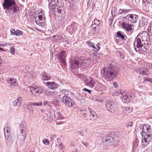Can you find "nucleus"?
<instances>
[{"label":"nucleus","instance_id":"nucleus-1","mask_svg":"<svg viewBox=\"0 0 152 152\" xmlns=\"http://www.w3.org/2000/svg\"><path fill=\"white\" fill-rule=\"evenodd\" d=\"M118 69L113 64H110L107 67L103 68L102 70V74L107 80L111 81L116 77L118 74Z\"/></svg>","mask_w":152,"mask_h":152},{"label":"nucleus","instance_id":"nucleus-2","mask_svg":"<svg viewBox=\"0 0 152 152\" xmlns=\"http://www.w3.org/2000/svg\"><path fill=\"white\" fill-rule=\"evenodd\" d=\"M15 0H4L3 3L4 9L11 13L18 12L21 10V8L15 5Z\"/></svg>","mask_w":152,"mask_h":152},{"label":"nucleus","instance_id":"nucleus-3","mask_svg":"<svg viewBox=\"0 0 152 152\" xmlns=\"http://www.w3.org/2000/svg\"><path fill=\"white\" fill-rule=\"evenodd\" d=\"M60 1V0H51L50 2L49 3V8L54 14L58 13L59 16L64 15L63 13L61 14L63 4Z\"/></svg>","mask_w":152,"mask_h":152},{"label":"nucleus","instance_id":"nucleus-4","mask_svg":"<svg viewBox=\"0 0 152 152\" xmlns=\"http://www.w3.org/2000/svg\"><path fill=\"white\" fill-rule=\"evenodd\" d=\"M141 38L137 37L134 42V49L136 51L143 53L146 51L147 49L143 45L144 43Z\"/></svg>","mask_w":152,"mask_h":152},{"label":"nucleus","instance_id":"nucleus-5","mask_svg":"<svg viewBox=\"0 0 152 152\" xmlns=\"http://www.w3.org/2000/svg\"><path fill=\"white\" fill-rule=\"evenodd\" d=\"M86 111V110H81L82 113L83 115L85 118L88 120H96L97 118V115L95 112L90 109L89 108Z\"/></svg>","mask_w":152,"mask_h":152},{"label":"nucleus","instance_id":"nucleus-6","mask_svg":"<svg viewBox=\"0 0 152 152\" xmlns=\"http://www.w3.org/2000/svg\"><path fill=\"white\" fill-rule=\"evenodd\" d=\"M139 131L142 137L147 136L148 137L151 138L152 136L151 129L149 125H143L140 129Z\"/></svg>","mask_w":152,"mask_h":152},{"label":"nucleus","instance_id":"nucleus-7","mask_svg":"<svg viewBox=\"0 0 152 152\" xmlns=\"http://www.w3.org/2000/svg\"><path fill=\"white\" fill-rule=\"evenodd\" d=\"M27 90H29V92L30 91L33 96H37L43 92L44 89L41 87L37 88L31 86L30 88H28Z\"/></svg>","mask_w":152,"mask_h":152},{"label":"nucleus","instance_id":"nucleus-8","mask_svg":"<svg viewBox=\"0 0 152 152\" xmlns=\"http://www.w3.org/2000/svg\"><path fill=\"white\" fill-rule=\"evenodd\" d=\"M105 105L107 110L110 112L113 113L118 110L117 107L111 100L107 101Z\"/></svg>","mask_w":152,"mask_h":152},{"label":"nucleus","instance_id":"nucleus-9","mask_svg":"<svg viewBox=\"0 0 152 152\" xmlns=\"http://www.w3.org/2000/svg\"><path fill=\"white\" fill-rule=\"evenodd\" d=\"M138 18V16L137 15L134 14H128L125 16L123 17L122 20H126L133 23H135L137 22Z\"/></svg>","mask_w":152,"mask_h":152},{"label":"nucleus","instance_id":"nucleus-10","mask_svg":"<svg viewBox=\"0 0 152 152\" xmlns=\"http://www.w3.org/2000/svg\"><path fill=\"white\" fill-rule=\"evenodd\" d=\"M62 101L68 107H72L74 104L73 101L67 96H64L62 98Z\"/></svg>","mask_w":152,"mask_h":152},{"label":"nucleus","instance_id":"nucleus-11","mask_svg":"<svg viewBox=\"0 0 152 152\" xmlns=\"http://www.w3.org/2000/svg\"><path fill=\"white\" fill-rule=\"evenodd\" d=\"M42 115L47 118L49 121L51 120L52 111L50 109H43L41 110Z\"/></svg>","mask_w":152,"mask_h":152},{"label":"nucleus","instance_id":"nucleus-12","mask_svg":"<svg viewBox=\"0 0 152 152\" xmlns=\"http://www.w3.org/2000/svg\"><path fill=\"white\" fill-rule=\"evenodd\" d=\"M20 132L18 133L17 138L20 140H23L25 139L26 136L27 132L26 129H23L20 130Z\"/></svg>","mask_w":152,"mask_h":152},{"label":"nucleus","instance_id":"nucleus-13","mask_svg":"<svg viewBox=\"0 0 152 152\" xmlns=\"http://www.w3.org/2000/svg\"><path fill=\"white\" fill-rule=\"evenodd\" d=\"M81 60H79L78 61L75 59L72 60L71 59L70 66L72 69H74L78 68V67L81 66V64L80 63Z\"/></svg>","mask_w":152,"mask_h":152},{"label":"nucleus","instance_id":"nucleus-14","mask_svg":"<svg viewBox=\"0 0 152 152\" xmlns=\"http://www.w3.org/2000/svg\"><path fill=\"white\" fill-rule=\"evenodd\" d=\"M85 82L86 85L92 88L94 87L96 84L94 80L92 78L89 77L85 79Z\"/></svg>","mask_w":152,"mask_h":152},{"label":"nucleus","instance_id":"nucleus-15","mask_svg":"<svg viewBox=\"0 0 152 152\" xmlns=\"http://www.w3.org/2000/svg\"><path fill=\"white\" fill-rule=\"evenodd\" d=\"M4 130L5 138L7 140L10 135L11 128L10 125L8 124L5 125Z\"/></svg>","mask_w":152,"mask_h":152},{"label":"nucleus","instance_id":"nucleus-16","mask_svg":"<svg viewBox=\"0 0 152 152\" xmlns=\"http://www.w3.org/2000/svg\"><path fill=\"white\" fill-rule=\"evenodd\" d=\"M38 19L36 21V24L40 26H42L45 21V15H38Z\"/></svg>","mask_w":152,"mask_h":152},{"label":"nucleus","instance_id":"nucleus-17","mask_svg":"<svg viewBox=\"0 0 152 152\" xmlns=\"http://www.w3.org/2000/svg\"><path fill=\"white\" fill-rule=\"evenodd\" d=\"M7 81L11 86H16L18 85L17 80L14 78H9L7 79Z\"/></svg>","mask_w":152,"mask_h":152},{"label":"nucleus","instance_id":"nucleus-18","mask_svg":"<svg viewBox=\"0 0 152 152\" xmlns=\"http://www.w3.org/2000/svg\"><path fill=\"white\" fill-rule=\"evenodd\" d=\"M148 37V33L145 31H143L142 33H140L137 37L139 38H141L142 41H147Z\"/></svg>","mask_w":152,"mask_h":152},{"label":"nucleus","instance_id":"nucleus-19","mask_svg":"<svg viewBox=\"0 0 152 152\" xmlns=\"http://www.w3.org/2000/svg\"><path fill=\"white\" fill-rule=\"evenodd\" d=\"M121 25L123 28L126 30L127 31H132V25L127 23L125 22H123L121 23Z\"/></svg>","mask_w":152,"mask_h":152},{"label":"nucleus","instance_id":"nucleus-20","mask_svg":"<svg viewBox=\"0 0 152 152\" xmlns=\"http://www.w3.org/2000/svg\"><path fill=\"white\" fill-rule=\"evenodd\" d=\"M10 31L11 34V35H15L16 36H20L22 35L23 34V32L22 31L18 30H17L16 31H15L14 29L11 28Z\"/></svg>","mask_w":152,"mask_h":152},{"label":"nucleus","instance_id":"nucleus-21","mask_svg":"<svg viewBox=\"0 0 152 152\" xmlns=\"http://www.w3.org/2000/svg\"><path fill=\"white\" fill-rule=\"evenodd\" d=\"M151 138L147 136L142 137V145L144 146H147L148 145L149 142L150 141Z\"/></svg>","mask_w":152,"mask_h":152},{"label":"nucleus","instance_id":"nucleus-22","mask_svg":"<svg viewBox=\"0 0 152 152\" xmlns=\"http://www.w3.org/2000/svg\"><path fill=\"white\" fill-rule=\"evenodd\" d=\"M46 85L50 89H54L57 87V84L53 82H47Z\"/></svg>","mask_w":152,"mask_h":152},{"label":"nucleus","instance_id":"nucleus-23","mask_svg":"<svg viewBox=\"0 0 152 152\" xmlns=\"http://www.w3.org/2000/svg\"><path fill=\"white\" fill-rule=\"evenodd\" d=\"M65 52L64 51H62L60 52L59 55V58L61 60V62L64 64H66L65 61L64 59L65 58Z\"/></svg>","mask_w":152,"mask_h":152},{"label":"nucleus","instance_id":"nucleus-24","mask_svg":"<svg viewBox=\"0 0 152 152\" xmlns=\"http://www.w3.org/2000/svg\"><path fill=\"white\" fill-rule=\"evenodd\" d=\"M79 60H81L80 63L81 64V66H82L83 65H85L86 64H89L91 62V59L90 58L85 59L84 58H83Z\"/></svg>","mask_w":152,"mask_h":152},{"label":"nucleus","instance_id":"nucleus-25","mask_svg":"<svg viewBox=\"0 0 152 152\" xmlns=\"http://www.w3.org/2000/svg\"><path fill=\"white\" fill-rule=\"evenodd\" d=\"M22 100V98L21 97L18 98L13 102V105L20 107L21 105V102Z\"/></svg>","mask_w":152,"mask_h":152},{"label":"nucleus","instance_id":"nucleus-26","mask_svg":"<svg viewBox=\"0 0 152 152\" xmlns=\"http://www.w3.org/2000/svg\"><path fill=\"white\" fill-rule=\"evenodd\" d=\"M103 86L102 85L98 82H96L94 87V88L96 90L101 91L103 88Z\"/></svg>","mask_w":152,"mask_h":152},{"label":"nucleus","instance_id":"nucleus-27","mask_svg":"<svg viewBox=\"0 0 152 152\" xmlns=\"http://www.w3.org/2000/svg\"><path fill=\"white\" fill-rule=\"evenodd\" d=\"M131 11V9H120L118 11L119 14L124 15L125 14H127Z\"/></svg>","mask_w":152,"mask_h":152},{"label":"nucleus","instance_id":"nucleus-28","mask_svg":"<svg viewBox=\"0 0 152 152\" xmlns=\"http://www.w3.org/2000/svg\"><path fill=\"white\" fill-rule=\"evenodd\" d=\"M122 112L124 113H129L132 111V108L130 107H122Z\"/></svg>","mask_w":152,"mask_h":152},{"label":"nucleus","instance_id":"nucleus-29","mask_svg":"<svg viewBox=\"0 0 152 152\" xmlns=\"http://www.w3.org/2000/svg\"><path fill=\"white\" fill-rule=\"evenodd\" d=\"M138 142H139L137 140H135L134 142L133 150L134 151H136L138 150Z\"/></svg>","mask_w":152,"mask_h":152},{"label":"nucleus","instance_id":"nucleus-30","mask_svg":"<svg viewBox=\"0 0 152 152\" xmlns=\"http://www.w3.org/2000/svg\"><path fill=\"white\" fill-rule=\"evenodd\" d=\"M131 98V96H129L127 95H124L122 98V101L124 103L128 102L129 101Z\"/></svg>","mask_w":152,"mask_h":152},{"label":"nucleus","instance_id":"nucleus-31","mask_svg":"<svg viewBox=\"0 0 152 152\" xmlns=\"http://www.w3.org/2000/svg\"><path fill=\"white\" fill-rule=\"evenodd\" d=\"M62 38V36L60 35H56L53 36L52 39L55 42H57L61 40Z\"/></svg>","mask_w":152,"mask_h":152},{"label":"nucleus","instance_id":"nucleus-32","mask_svg":"<svg viewBox=\"0 0 152 152\" xmlns=\"http://www.w3.org/2000/svg\"><path fill=\"white\" fill-rule=\"evenodd\" d=\"M99 26H98L92 25V32L94 34H97L99 32Z\"/></svg>","mask_w":152,"mask_h":152},{"label":"nucleus","instance_id":"nucleus-33","mask_svg":"<svg viewBox=\"0 0 152 152\" xmlns=\"http://www.w3.org/2000/svg\"><path fill=\"white\" fill-rule=\"evenodd\" d=\"M41 76L42 79L45 80H48L50 78V76L47 75L45 73H42L41 74Z\"/></svg>","mask_w":152,"mask_h":152},{"label":"nucleus","instance_id":"nucleus-34","mask_svg":"<svg viewBox=\"0 0 152 152\" xmlns=\"http://www.w3.org/2000/svg\"><path fill=\"white\" fill-rule=\"evenodd\" d=\"M54 115L55 118L58 120L62 119L63 118V116L59 112H56L54 114Z\"/></svg>","mask_w":152,"mask_h":152},{"label":"nucleus","instance_id":"nucleus-35","mask_svg":"<svg viewBox=\"0 0 152 152\" xmlns=\"http://www.w3.org/2000/svg\"><path fill=\"white\" fill-rule=\"evenodd\" d=\"M90 0H86L87 1H88L87 5L89 6H91L93 8L95 5L94 0H91V2H90Z\"/></svg>","mask_w":152,"mask_h":152},{"label":"nucleus","instance_id":"nucleus-36","mask_svg":"<svg viewBox=\"0 0 152 152\" xmlns=\"http://www.w3.org/2000/svg\"><path fill=\"white\" fill-rule=\"evenodd\" d=\"M26 124L25 121H23L21 122L19 125V127L20 128V130L21 129H26Z\"/></svg>","mask_w":152,"mask_h":152},{"label":"nucleus","instance_id":"nucleus-37","mask_svg":"<svg viewBox=\"0 0 152 152\" xmlns=\"http://www.w3.org/2000/svg\"><path fill=\"white\" fill-rule=\"evenodd\" d=\"M111 15L113 17H115L117 15V9L115 7H113L112 8Z\"/></svg>","mask_w":152,"mask_h":152},{"label":"nucleus","instance_id":"nucleus-38","mask_svg":"<svg viewBox=\"0 0 152 152\" xmlns=\"http://www.w3.org/2000/svg\"><path fill=\"white\" fill-rule=\"evenodd\" d=\"M110 137L107 136L105 138H104L103 140V142L104 145H108V140H110Z\"/></svg>","mask_w":152,"mask_h":152},{"label":"nucleus","instance_id":"nucleus-39","mask_svg":"<svg viewBox=\"0 0 152 152\" xmlns=\"http://www.w3.org/2000/svg\"><path fill=\"white\" fill-rule=\"evenodd\" d=\"M69 93V91L68 90L64 89L62 90L61 94L66 96L67 95H68Z\"/></svg>","mask_w":152,"mask_h":152},{"label":"nucleus","instance_id":"nucleus-40","mask_svg":"<svg viewBox=\"0 0 152 152\" xmlns=\"http://www.w3.org/2000/svg\"><path fill=\"white\" fill-rule=\"evenodd\" d=\"M31 104L37 106H42V102L41 101L38 102H34L32 104L30 103L29 105Z\"/></svg>","mask_w":152,"mask_h":152},{"label":"nucleus","instance_id":"nucleus-41","mask_svg":"<svg viewBox=\"0 0 152 152\" xmlns=\"http://www.w3.org/2000/svg\"><path fill=\"white\" fill-rule=\"evenodd\" d=\"M86 130H83L81 131H78V133L82 136H85L86 135Z\"/></svg>","mask_w":152,"mask_h":152},{"label":"nucleus","instance_id":"nucleus-42","mask_svg":"<svg viewBox=\"0 0 152 152\" xmlns=\"http://www.w3.org/2000/svg\"><path fill=\"white\" fill-rule=\"evenodd\" d=\"M58 147L60 148L61 150L63 151L64 152L65 150V146L62 144V143H60L57 145Z\"/></svg>","mask_w":152,"mask_h":152},{"label":"nucleus","instance_id":"nucleus-43","mask_svg":"<svg viewBox=\"0 0 152 152\" xmlns=\"http://www.w3.org/2000/svg\"><path fill=\"white\" fill-rule=\"evenodd\" d=\"M100 23V21L99 20L96 19L94 20L92 23L93 25H95V26H99Z\"/></svg>","mask_w":152,"mask_h":152},{"label":"nucleus","instance_id":"nucleus-44","mask_svg":"<svg viewBox=\"0 0 152 152\" xmlns=\"http://www.w3.org/2000/svg\"><path fill=\"white\" fill-rule=\"evenodd\" d=\"M45 15L44 12L42 9H41L38 11V13L37 14L36 17H37V15Z\"/></svg>","mask_w":152,"mask_h":152},{"label":"nucleus","instance_id":"nucleus-45","mask_svg":"<svg viewBox=\"0 0 152 152\" xmlns=\"http://www.w3.org/2000/svg\"><path fill=\"white\" fill-rule=\"evenodd\" d=\"M15 49L14 46H12L10 48V52L12 55H13L15 53Z\"/></svg>","mask_w":152,"mask_h":152},{"label":"nucleus","instance_id":"nucleus-46","mask_svg":"<svg viewBox=\"0 0 152 152\" xmlns=\"http://www.w3.org/2000/svg\"><path fill=\"white\" fill-rule=\"evenodd\" d=\"M43 143L46 145H48L49 144V141L47 138L44 139L42 140Z\"/></svg>","mask_w":152,"mask_h":152},{"label":"nucleus","instance_id":"nucleus-47","mask_svg":"<svg viewBox=\"0 0 152 152\" xmlns=\"http://www.w3.org/2000/svg\"><path fill=\"white\" fill-rule=\"evenodd\" d=\"M117 35L119 37V38H121L122 40H124L125 39L124 36L122 33L119 32H118L117 33Z\"/></svg>","mask_w":152,"mask_h":152},{"label":"nucleus","instance_id":"nucleus-48","mask_svg":"<svg viewBox=\"0 0 152 152\" xmlns=\"http://www.w3.org/2000/svg\"><path fill=\"white\" fill-rule=\"evenodd\" d=\"M110 139V140H108V145H110L111 144H112L114 142V140L113 138L111 137H110V138H109Z\"/></svg>","mask_w":152,"mask_h":152},{"label":"nucleus","instance_id":"nucleus-49","mask_svg":"<svg viewBox=\"0 0 152 152\" xmlns=\"http://www.w3.org/2000/svg\"><path fill=\"white\" fill-rule=\"evenodd\" d=\"M134 70L137 73L140 74H141L142 71V69H141L136 68H135Z\"/></svg>","mask_w":152,"mask_h":152},{"label":"nucleus","instance_id":"nucleus-50","mask_svg":"<svg viewBox=\"0 0 152 152\" xmlns=\"http://www.w3.org/2000/svg\"><path fill=\"white\" fill-rule=\"evenodd\" d=\"M119 92H120V94H121L122 96L124 95H125L126 94V91L122 90H119Z\"/></svg>","mask_w":152,"mask_h":152},{"label":"nucleus","instance_id":"nucleus-51","mask_svg":"<svg viewBox=\"0 0 152 152\" xmlns=\"http://www.w3.org/2000/svg\"><path fill=\"white\" fill-rule=\"evenodd\" d=\"M45 94L48 96H49L51 94V93L50 92L49 90L48 89H46L45 90Z\"/></svg>","mask_w":152,"mask_h":152},{"label":"nucleus","instance_id":"nucleus-52","mask_svg":"<svg viewBox=\"0 0 152 152\" xmlns=\"http://www.w3.org/2000/svg\"><path fill=\"white\" fill-rule=\"evenodd\" d=\"M86 43L89 46L93 47L94 45V44L92 42H91L89 41H87L86 42Z\"/></svg>","mask_w":152,"mask_h":152},{"label":"nucleus","instance_id":"nucleus-53","mask_svg":"<svg viewBox=\"0 0 152 152\" xmlns=\"http://www.w3.org/2000/svg\"><path fill=\"white\" fill-rule=\"evenodd\" d=\"M67 29H69V31H72L73 29V27L72 26H69L67 27Z\"/></svg>","mask_w":152,"mask_h":152},{"label":"nucleus","instance_id":"nucleus-54","mask_svg":"<svg viewBox=\"0 0 152 152\" xmlns=\"http://www.w3.org/2000/svg\"><path fill=\"white\" fill-rule=\"evenodd\" d=\"M92 48L94 49V50L96 51H98L99 50V48L98 47H97L96 46L94 45Z\"/></svg>","mask_w":152,"mask_h":152},{"label":"nucleus","instance_id":"nucleus-55","mask_svg":"<svg viewBox=\"0 0 152 152\" xmlns=\"http://www.w3.org/2000/svg\"><path fill=\"white\" fill-rule=\"evenodd\" d=\"M56 137V136L55 135L51 134L50 136V138L52 140H53V139H55Z\"/></svg>","mask_w":152,"mask_h":152},{"label":"nucleus","instance_id":"nucleus-56","mask_svg":"<svg viewBox=\"0 0 152 152\" xmlns=\"http://www.w3.org/2000/svg\"><path fill=\"white\" fill-rule=\"evenodd\" d=\"M50 103H49L48 104V102L46 101H44L43 102V105H48L49 106H50Z\"/></svg>","mask_w":152,"mask_h":152},{"label":"nucleus","instance_id":"nucleus-57","mask_svg":"<svg viewBox=\"0 0 152 152\" xmlns=\"http://www.w3.org/2000/svg\"><path fill=\"white\" fill-rule=\"evenodd\" d=\"M84 91L88 92L90 94L91 92V91L90 90L86 88H84L83 90Z\"/></svg>","mask_w":152,"mask_h":152},{"label":"nucleus","instance_id":"nucleus-58","mask_svg":"<svg viewBox=\"0 0 152 152\" xmlns=\"http://www.w3.org/2000/svg\"><path fill=\"white\" fill-rule=\"evenodd\" d=\"M146 74H147L146 72L145 71H144L143 70H142V72H141V75H146Z\"/></svg>","mask_w":152,"mask_h":152},{"label":"nucleus","instance_id":"nucleus-59","mask_svg":"<svg viewBox=\"0 0 152 152\" xmlns=\"http://www.w3.org/2000/svg\"><path fill=\"white\" fill-rule=\"evenodd\" d=\"M143 2H147L148 3L152 2V0H143Z\"/></svg>","mask_w":152,"mask_h":152},{"label":"nucleus","instance_id":"nucleus-60","mask_svg":"<svg viewBox=\"0 0 152 152\" xmlns=\"http://www.w3.org/2000/svg\"><path fill=\"white\" fill-rule=\"evenodd\" d=\"M113 85L114 86L115 88H117L118 87V85L115 83H114Z\"/></svg>","mask_w":152,"mask_h":152},{"label":"nucleus","instance_id":"nucleus-61","mask_svg":"<svg viewBox=\"0 0 152 152\" xmlns=\"http://www.w3.org/2000/svg\"><path fill=\"white\" fill-rule=\"evenodd\" d=\"M28 88H30V87H27V89L25 90V92L28 94H29L30 93H31L30 92V91L29 92V90H27V89Z\"/></svg>","mask_w":152,"mask_h":152},{"label":"nucleus","instance_id":"nucleus-62","mask_svg":"<svg viewBox=\"0 0 152 152\" xmlns=\"http://www.w3.org/2000/svg\"><path fill=\"white\" fill-rule=\"evenodd\" d=\"M77 77L80 78L82 76V75L81 74H78L77 75Z\"/></svg>","mask_w":152,"mask_h":152},{"label":"nucleus","instance_id":"nucleus-63","mask_svg":"<svg viewBox=\"0 0 152 152\" xmlns=\"http://www.w3.org/2000/svg\"><path fill=\"white\" fill-rule=\"evenodd\" d=\"M120 56L121 58H124V56L123 54H120Z\"/></svg>","mask_w":152,"mask_h":152},{"label":"nucleus","instance_id":"nucleus-64","mask_svg":"<svg viewBox=\"0 0 152 152\" xmlns=\"http://www.w3.org/2000/svg\"><path fill=\"white\" fill-rule=\"evenodd\" d=\"M150 28L151 29V30H152V23L151 24L150 26Z\"/></svg>","mask_w":152,"mask_h":152}]
</instances>
